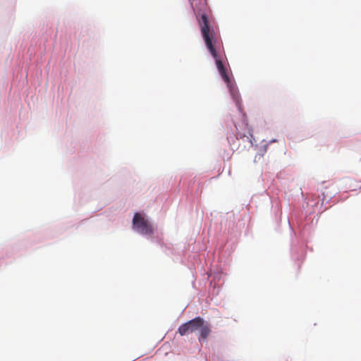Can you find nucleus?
I'll list each match as a JSON object with an SVG mask.
<instances>
[{
    "instance_id": "f257e3e1",
    "label": "nucleus",
    "mask_w": 361,
    "mask_h": 361,
    "mask_svg": "<svg viewBox=\"0 0 361 361\" xmlns=\"http://www.w3.org/2000/svg\"><path fill=\"white\" fill-rule=\"evenodd\" d=\"M198 22L206 47L208 49L209 51L210 52L211 55L215 59L216 65L221 76L222 77L225 82L227 84V86L230 90L231 94H232L233 99L236 102V105L238 106L239 110L241 111V104L239 101V95L238 93H235V90L232 85L230 78L226 72V68L223 64L221 57L216 52L215 48V32L209 25L207 15L205 13H202L200 19L198 20Z\"/></svg>"
},
{
    "instance_id": "f03ea898",
    "label": "nucleus",
    "mask_w": 361,
    "mask_h": 361,
    "mask_svg": "<svg viewBox=\"0 0 361 361\" xmlns=\"http://www.w3.org/2000/svg\"><path fill=\"white\" fill-rule=\"evenodd\" d=\"M198 331L199 341L205 340L211 333L210 325L202 317H195L179 326L178 333L180 336H185L190 333Z\"/></svg>"
},
{
    "instance_id": "7ed1b4c3",
    "label": "nucleus",
    "mask_w": 361,
    "mask_h": 361,
    "mask_svg": "<svg viewBox=\"0 0 361 361\" xmlns=\"http://www.w3.org/2000/svg\"><path fill=\"white\" fill-rule=\"evenodd\" d=\"M133 226L134 230L140 234L152 235L154 233L153 225L140 213L135 214Z\"/></svg>"
},
{
    "instance_id": "20e7f679",
    "label": "nucleus",
    "mask_w": 361,
    "mask_h": 361,
    "mask_svg": "<svg viewBox=\"0 0 361 361\" xmlns=\"http://www.w3.org/2000/svg\"><path fill=\"white\" fill-rule=\"evenodd\" d=\"M236 136H237V137H238V138H243V137H247V135H246V134H245V133H240V132H239V131H238V132L236 133Z\"/></svg>"
}]
</instances>
